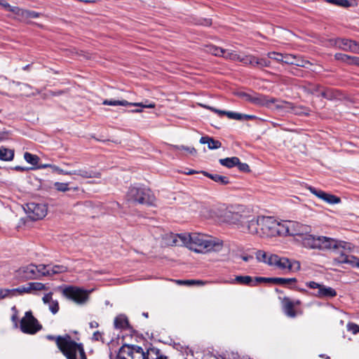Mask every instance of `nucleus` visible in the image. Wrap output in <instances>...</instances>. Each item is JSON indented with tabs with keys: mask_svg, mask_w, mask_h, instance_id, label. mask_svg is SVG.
Listing matches in <instances>:
<instances>
[{
	"mask_svg": "<svg viewBox=\"0 0 359 359\" xmlns=\"http://www.w3.org/2000/svg\"><path fill=\"white\" fill-rule=\"evenodd\" d=\"M173 244L187 245L191 250L198 253L219 252L222 249L223 242L208 235L192 233L185 236H171Z\"/></svg>",
	"mask_w": 359,
	"mask_h": 359,
	"instance_id": "1",
	"label": "nucleus"
},
{
	"mask_svg": "<svg viewBox=\"0 0 359 359\" xmlns=\"http://www.w3.org/2000/svg\"><path fill=\"white\" fill-rule=\"evenodd\" d=\"M213 216L219 222L236 224L240 229L248 218V211L242 205H219L212 210Z\"/></svg>",
	"mask_w": 359,
	"mask_h": 359,
	"instance_id": "2",
	"label": "nucleus"
},
{
	"mask_svg": "<svg viewBox=\"0 0 359 359\" xmlns=\"http://www.w3.org/2000/svg\"><path fill=\"white\" fill-rule=\"evenodd\" d=\"M302 243L305 248L310 249L332 250L339 254V256L341 253H345L344 251L351 250V243L326 236H314L311 234L306 235L303 238Z\"/></svg>",
	"mask_w": 359,
	"mask_h": 359,
	"instance_id": "3",
	"label": "nucleus"
},
{
	"mask_svg": "<svg viewBox=\"0 0 359 359\" xmlns=\"http://www.w3.org/2000/svg\"><path fill=\"white\" fill-rule=\"evenodd\" d=\"M126 196L129 201L147 205H153L156 200L151 189L143 187H130Z\"/></svg>",
	"mask_w": 359,
	"mask_h": 359,
	"instance_id": "4",
	"label": "nucleus"
},
{
	"mask_svg": "<svg viewBox=\"0 0 359 359\" xmlns=\"http://www.w3.org/2000/svg\"><path fill=\"white\" fill-rule=\"evenodd\" d=\"M58 289L62 295L78 305H83L87 302L90 292L75 285L60 286Z\"/></svg>",
	"mask_w": 359,
	"mask_h": 359,
	"instance_id": "5",
	"label": "nucleus"
},
{
	"mask_svg": "<svg viewBox=\"0 0 359 359\" xmlns=\"http://www.w3.org/2000/svg\"><path fill=\"white\" fill-rule=\"evenodd\" d=\"M150 348L144 352L141 346L124 344L119 348L116 359H150Z\"/></svg>",
	"mask_w": 359,
	"mask_h": 359,
	"instance_id": "6",
	"label": "nucleus"
},
{
	"mask_svg": "<svg viewBox=\"0 0 359 359\" xmlns=\"http://www.w3.org/2000/svg\"><path fill=\"white\" fill-rule=\"evenodd\" d=\"M46 339L50 341H55L58 349L66 358H72L70 351L76 346V341L72 339V337L65 334L63 336L47 335Z\"/></svg>",
	"mask_w": 359,
	"mask_h": 359,
	"instance_id": "7",
	"label": "nucleus"
},
{
	"mask_svg": "<svg viewBox=\"0 0 359 359\" xmlns=\"http://www.w3.org/2000/svg\"><path fill=\"white\" fill-rule=\"evenodd\" d=\"M236 95L243 100L257 106L269 107L271 103L276 101L275 98H269L268 96L253 91L251 93L240 91Z\"/></svg>",
	"mask_w": 359,
	"mask_h": 359,
	"instance_id": "8",
	"label": "nucleus"
},
{
	"mask_svg": "<svg viewBox=\"0 0 359 359\" xmlns=\"http://www.w3.org/2000/svg\"><path fill=\"white\" fill-rule=\"evenodd\" d=\"M41 328V325L33 316L32 311H27L20 320V330L24 333L34 334Z\"/></svg>",
	"mask_w": 359,
	"mask_h": 359,
	"instance_id": "9",
	"label": "nucleus"
},
{
	"mask_svg": "<svg viewBox=\"0 0 359 359\" xmlns=\"http://www.w3.org/2000/svg\"><path fill=\"white\" fill-rule=\"evenodd\" d=\"M306 286L311 289L316 290L313 295L320 299H331L337 296V291L323 284L318 283L315 281H310L306 283Z\"/></svg>",
	"mask_w": 359,
	"mask_h": 359,
	"instance_id": "10",
	"label": "nucleus"
},
{
	"mask_svg": "<svg viewBox=\"0 0 359 359\" xmlns=\"http://www.w3.org/2000/svg\"><path fill=\"white\" fill-rule=\"evenodd\" d=\"M24 209L28 217L33 221L41 219L47 214V206L43 203H28Z\"/></svg>",
	"mask_w": 359,
	"mask_h": 359,
	"instance_id": "11",
	"label": "nucleus"
},
{
	"mask_svg": "<svg viewBox=\"0 0 359 359\" xmlns=\"http://www.w3.org/2000/svg\"><path fill=\"white\" fill-rule=\"evenodd\" d=\"M276 220L272 217H260L261 236L273 237Z\"/></svg>",
	"mask_w": 359,
	"mask_h": 359,
	"instance_id": "12",
	"label": "nucleus"
},
{
	"mask_svg": "<svg viewBox=\"0 0 359 359\" xmlns=\"http://www.w3.org/2000/svg\"><path fill=\"white\" fill-rule=\"evenodd\" d=\"M260 217L261 216L253 217L250 219V216L248 215V218L246 219L245 222L243 223L240 229L243 232H247L261 236Z\"/></svg>",
	"mask_w": 359,
	"mask_h": 359,
	"instance_id": "13",
	"label": "nucleus"
},
{
	"mask_svg": "<svg viewBox=\"0 0 359 359\" xmlns=\"http://www.w3.org/2000/svg\"><path fill=\"white\" fill-rule=\"evenodd\" d=\"M104 105H109V106H136V107H147L148 109H153L155 107L156 104L154 102L143 103V102H129L127 100H104L102 102Z\"/></svg>",
	"mask_w": 359,
	"mask_h": 359,
	"instance_id": "14",
	"label": "nucleus"
},
{
	"mask_svg": "<svg viewBox=\"0 0 359 359\" xmlns=\"http://www.w3.org/2000/svg\"><path fill=\"white\" fill-rule=\"evenodd\" d=\"M290 236L306 235L311 232V227L297 222L290 221Z\"/></svg>",
	"mask_w": 359,
	"mask_h": 359,
	"instance_id": "15",
	"label": "nucleus"
},
{
	"mask_svg": "<svg viewBox=\"0 0 359 359\" xmlns=\"http://www.w3.org/2000/svg\"><path fill=\"white\" fill-rule=\"evenodd\" d=\"M35 264H29L25 266L20 267L16 271L18 277L22 280L36 279Z\"/></svg>",
	"mask_w": 359,
	"mask_h": 359,
	"instance_id": "16",
	"label": "nucleus"
},
{
	"mask_svg": "<svg viewBox=\"0 0 359 359\" xmlns=\"http://www.w3.org/2000/svg\"><path fill=\"white\" fill-rule=\"evenodd\" d=\"M283 311L284 313L289 318H294L302 312H299L294 309V302L292 301L289 297H284L282 301Z\"/></svg>",
	"mask_w": 359,
	"mask_h": 359,
	"instance_id": "17",
	"label": "nucleus"
},
{
	"mask_svg": "<svg viewBox=\"0 0 359 359\" xmlns=\"http://www.w3.org/2000/svg\"><path fill=\"white\" fill-rule=\"evenodd\" d=\"M334 262L337 264H348L352 267L359 268V258L355 256L341 253L339 256L334 259Z\"/></svg>",
	"mask_w": 359,
	"mask_h": 359,
	"instance_id": "18",
	"label": "nucleus"
},
{
	"mask_svg": "<svg viewBox=\"0 0 359 359\" xmlns=\"http://www.w3.org/2000/svg\"><path fill=\"white\" fill-rule=\"evenodd\" d=\"M336 46L345 51L358 52V43L355 41L346 39H338L335 42Z\"/></svg>",
	"mask_w": 359,
	"mask_h": 359,
	"instance_id": "19",
	"label": "nucleus"
},
{
	"mask_svg": "<svg viewBox=\"0 0 359 359\" xmlns=\"http://www.w3.org/2000/svg\"><path fill=\"white\" fill-rule=\"evenodd\" d=\"M45 304H48L49 310L53 314H56L59 311V303L57 300L53 299V292L46 294L42 298Z\"/></svg>",
	"mask_w": 359,
	"mask_h": 359,
	"instance_id": "20",
	"label": "nucleus"
},
{
	"mask_svg": "<svg viewBox=\"0 0 359 359\" xmlns=\"http://www.w3.org/2000/svg\"><path fill=\"white\" fill-rule=\"evenodd\" d=\"M320 96L329 100H340L342 93L335 88H325L320 92Z\"/></svg>",
	"mask_w": 359,
	"mask_h": 359,
	"instance_id": "21",
	"label": "nucleus"
},
{
	"mask_svg": "<svg viewBox=\"0 0 359 359\" xmlns=\"http://www.w3.org/2000/svg\"><path fill=\"white\" fill-rule=\"evenodd\" d=\"M114 325L116 329L132 330L127 316L123 314H120L115 318Z\"/></svg>",
	"mask_w": 359,
	"mask_h": 359,
	"instance_id": "22",
	"label": "nucleus"
},
{
	"mask_svg": "<svg viewBox=\"0 0 359 359\" xmlns=\"http://www.w3.org/2000/svg\"><path fill=\"white\" fill-rule=\"evenodd\" d=\"M76 346L72 348L70 351L72 358H66L67 359H87L86 352L84 351L83 345L81 343H76Z\"/></svg>",
	"mask_w": 359,
	"mask_h": 359,
	"instance_id": "23",
	"label": "nucleus"
},
{
	"mask_svg": "<svg viewBox=\"0 0 359 359\" xmlns=\"http://www.w3.org/2000/svg\"><path fill=\"white\" fill-rule=\"evenodd\" d=\"M72 175H79L83 178H100L101 173L100 172L93 171L88 169H80L71 171Z\"/></svg>",
	"mask_w": 359,
	"mask_h": 359,
	"instance_id": "24",
	"label": "nucleus"
},
{
	"mask_svg": "<svg viewBox=\"0 0 359 359\" xmlns=\"http://www.w3.org/2000/svg\"><path fill=\"white\" fill-rule=\"evenodd\" d=\"M229 283L230 284H239L251 287L255 286L253 278L250 276H236L234 279Z\"/></svg>",
	"mask_w": 359,
	"mask_h": 359,
	"instance_id": "25",
	"label": "nucleus"
},
{
	"mask_svg": "<svg viewBox=\"0 0 359 359\" xmlns=\"http://www.w3.org/2000/svg\"><path fill=\"white\" fill-rule=\"evenodd\" d=\"M39 15L40 14L37 12L25 10L20 8L18 15L15 16V18L19 20L24 21L28 19L37 18L39 17Z\"/></svg>",
	"mask_w": 359,
	"mask_h": 359,
	"instance_id": "26",
	"label": "nucleus"
},
{
	"mask_svg": "<svg viewBox=\"0 0 359 359\" xmlns=\"http://www.w3.org/2000/svg\"><path fill=\"white\" fill-rule=\"evenodd\" d=\"M334 58L346 62L348 65H355L359 67V57L351 56L343 53H336Z\"/></svg>",
	"mask_w": 359,
	"mask_h": 359,
	"instance_id": "27",
	"label": "nucleus"
},
{
	"mask_svg": "<svg viewBox=\"0 0 359 359\" xmlns=\"http://www.w3.org/2000/svg\"><path fill=\"white\" fill-rule=\"evenodd\" d=\"M290 236V221L286 223H280L276 220L274 236Z\"/></svg>",
	"mask_w": 359,
	"mask_h": 359,
	"instance_id": "28",
	"label": "nucleus"
},
{
	"mask_svg": "<svg viewBox=\"0 0 359 359\" xmlns=\"http://www.w3.org/2000/svg\"><path fill=\"white\" fill-rule=\"evenodd\" d=\"M201 172L203 174L204 176L211 179L214 182L222 184V185H226L229 184V179L226 176L220 175L218 174H211L206 171H201Z\"/></svg>",
	"mask_w": 359,
	"mask_h": 359,
	"instance_id": "29",
	"label": "nucleus"
},
{
	"mask_svg": "<svg viewBox=\"0 0 359 359\" xmlns=\"http://www.w3.org/2000/svg\"><path fill=\"white\" fill-rule=\"evenodd\" d=\"M201 144H207L210 149H216L222 147V143L219 140H216L209 136H204L200 139Z\"/></svg>",
	"mask_w": 359,
	"mask_h": 359,
	"instance_id": "30",
	"label": "nucleus"
},
{
	"mask_svg": "<svg viewBox=\"0 0 359 359\" xmlns=\"http://www.w3.org/2000/svg\"><path fill=\"white\" fill-rule=\"evenodd\" d=\"M226 116L230 118V119H234V120H253L256 118V116L254 115H248V114H244L241 113H237L234 111H227V113H226Z\"/></svg>",
	"mask_w": 359,
	"mask_h": 359,
	"instance_id": "31",
	"label": "nucleus"
},
{
	"mask_svg": "<svg viewBox=\"0 0 359 359\" xmlns=\"http://www.w3.org/2000/svg\"><path fill=\"white\" fill-rule=\"evenodd\" d=\"M36 269L34 270L36 273V279L40 278L41 276H50L49 271V264H39L35 265Z\"/></svg>",
	"mask_w": 359,
	"mask_h": 359,
	"instance_id": "32",
	"label": "nucleus"
},
{
	"mask_svg": "<svg viewBox=\"0 0 359 359\" xmlns=\"http://www.w3.org/2000/svg\"><path fill=\"white\" fill-rule=\"evenodd\" d=\"M14 151L5 148L4 147H0V160L4 161H10L13 159Z\"/></svg>",
	"mask_w": 359,
	"mask_h": 359,
	"instance_id": "33",
	"label": "nucleus"
},
{
	"mask_svg": "<svg viewBox=\"0 0 359 359\" xmlns=\"http://www.w3.org/2000/svg\"><path fill=\"white\" fill-rule=\"evenodd\" d=\"M219 162L222 165L231 168L236 166V164L239 163V158L236 156L221 158L219 160Z\"/></svg>",
	"mask_w": 359,
	"mask_h": 359,
	"instance_id": "34",
	"label": "nucleus"
},
{
	"mask_svg": "<svg viewBox=\"0 0 359 359\" xmlns=\"http://www.w3.org/2000/svg\"><path fill=\"white\" fill-rule=\"evenodd\" d=\"M50 276L68 271V267L63 264H49Z\"/></svg>",
	"mask_w": 359,
	"mask_h": 359,
	"instance_id": "35",
	"label": "nucleus"
},
{
	"mask_svg": "<svg viewBox=\"0 0 359 359\" xmlns=\"http://www.w3.org/2000/svg\"><path fill=\"white\" fill-rule=\"evenodd\" d=\"M207 52L215 55V56H223L226 53V49H223L220 47H217L213 45L207 46Z\"/></svg>",
	"mask_w": 359,
	"mask_h": 359,
	"instance_id": "36",
	"label": "nucleus"
},
{
	"mask_svg": "<svg viewBox=\"0 0 359 359\" xmlns=\"http://www.w3.org/2000/svg\"><path fill=\"white\" fill-rule=\"evenodd\" d=\"M296 282L297 279L295 278H273V284L276 285H286Z\"/></svg>",
	"mask_w": 359,
	"mask_h": 359,
	"instance_id": "37",
	"label": "nucleus"
},
{
	"mask_svg": "<svg viewBox=\"0 0 359 359\" xmlns=\"http://www.w3.org/2000/svg\"><path fill=\"white\" fill-rule=\"evenodd\" d=\"M31 292H32L31 288H29V285L28 283L27 286L23 285V286H20L17 288H14V289H11V290L10 289V297L15 296L17 292L20 294H22L24 293H30Z\"/></svg>",
	"mask_w": 359,
	"mask_h": 359,
	"instance_id": "38",
	"label": "nucleus"
},
{
	"mask_svg": "<svg viewBox=\"0 0 359 359\" xmlns=\"http://www.w3.org/2000/svg\"><path fill=\"white\" fill-rule=\"evenodd\" d=\"M24 158L28 163L34 166L37 165L39 161V157L38 156L30 154L29 152L25 153Z\"/></svg>",
	"mask_w": 359,
	"mask_h": 359,
	"instance_id": "39",
	"label": "nucleus"
},
{
	"mask_svg": "<svg viewBox=\"0 0 359 359\" xmlns=\"http://www.w3.org/2000/svg\"><path fill=\"white\" fill-rule=\"evenodd\" d=\"M321 199L330 204H337L341 201L340 198L326 192H325V195L322 197Z\"/></svg>",
	"mask_w": 359,
	"mask_h": 359,
	"instance_id": "40",
	"label": "nucleus"
},
{
	"mask_svg": "<svg viewBox=\"0 0 359 359\" xmlns=\"http://www.w3.org/2000/svg\"><path fill=\"white\" fill-rule=\"evenodd\" d=\"M270 65H271V62L269 60H268L266 58H264V57L259 58V57H256L254 67H259V68L268 67H270Z\"/></svg>",
	"mask_w": 359,
	"mask_h": 359,
	"instance_id": "41",
	"label": "nucleus"
},
{
	"mask_svg": "<svg viewBox=\"0 0 359 359\" xmlns=\"http://www.w3.org/2000/svg\"><path fill=\"white\" fill-rule=\"evenodd\" d=\"M172 149L175 151H185L191 155L196 154V150L194 147H189L184 145H172Z\"/></svg>",
	"mask_w": 359,
	"mask_h": 359,
	"instance_id": "42",
	"label": "nucleus"
},
{
	"mask_svg": "<svg viewBox=\"0 0 359 359\" xmlns=\"http://www.w3.org/2000/svg\"><path fill=\"white\" fill-rule=\"evenodd\" d=\"M256 57L254 55H245L240 57L239 62H241L244 65H250L254 67Z\"/></svg>",
	"mask_w": 359,
	"mask_h": 359,
	"instance_id": "43",
	"label": "nucleus"
},
{
	"mask_svg": "<svg viewBox=\"0 0 359 359\" xmlns=\"http://www.w3.org/2000/svg\"><path fill=\"white\" fill-rule=\"evenodd\" d=\"M326 2L332 4L336 6H341L344 8H348L351 4L348 0H324Z\"/></svg>",
	"mask_w": 359,
	"mask_h": 359,
	"instance_id": "44",
	"label": "nucleus"
},
{
	"mask_svg": "<svg viewBox=\"0 0 359 359\" xmlns=\"http://www.w3.org/2000/svg\"><path fill=\"white\" fill-rule=\"evenodd\" d=\"M276 266L282 269H290L292 268L290 260L288 259L284 258V257H283V258L279 257V260H278V264Z\"/></svg>",
	"mask_w": 359,
	"mask_h": 359,
	"instance_id": "45",
	"label": "nucleus"
},
{
	"mask_svg": "<svg viewBox=\"0 0 359 359\" xmlns=\"http://www.w3.org/2000/svg\"><path fill=\"white\" fill-rule=\"evenodd\" d=\"M54 187L57 191L61 192H66L70 189L69 187V183H63L58 182L54 183Z\"/></svg>",
	"mask_w": 359,
	"mask_h": 359,
	"instance_id": "46",
	"label": "nucleus"
},
{
	"mask_svg": "<svg viewBox=\"0 0 359 359\" xmlns=\"http://www.w3.org/2000/svg\"><path fill=\"white\" fill-rule=\"evenodd\" d=\"M222 57L226 59H229L234 61H239L241 55L237 54L234 51H230L229 50H226V53L224 54Z\"/></svg>",
	"mask_w": 359,
	"mask_h": 359,
	"instance_id": "47",
	"label": "nucleus"
},
{
	"mask_svg": "<svg viewBox=\"0 0 359 359\" xmlns=\"http://www.w3.org/2000/svg\"><path fill=\"white\" fill-rule=\"evenodd\" d=\"M29 288L31 291H40L46 290V285L42 283H29Z\"/></svg>",
	"mask_w": 359,
	"mask_h": 359,
	"instance_id": "48",
	"label": "nucleus"
},
{
	"mask_svg": "<svg viewBox=\"0 0 359 359\" xmlns=\"http://www.w3.org/2000/svg\"><path fill=\"white\" fill-rule=\"evenodd\" d=\"M267 55H268L269 58L283 63L284 54L276 53V52H271V53H269L267 54Z\"/></svg>",
	"mask_w": 359,
	"mask_h": 359,
	"instance_id": "49",
	"label": "nucleus"
},
{
	"mask_svg": "<svg viewBox=\"0 0 359 359\" xmlns=\"http://www.w3.org/2000/svg\"><path fill=\"white\" fill-rule=\"evenodd\" d=\"M150 351H151V355L154 354L156 356L155 358H152V359H168V357L162 355L161 353L160 349H158L157 348H155V347L150 348Z\"/></svg>",
	"mask_w": 359,
	"mask_h": 359,
	"instance_id": "50",
	"label": "nucleus"
},
{
	"mask_svg": "<svg viewBox=\"0 0 359 359\" xmlns=\"http://www.w3.org/2000/svg\"><path fill=\"white\" fill-rule=\"evenodd\" d=\"M268 255L263 250H258L256 252V258L259 262H262L264 263L266 262V260L268 259Z\"/></svg>",
	"mask_w": 359,
	"mask_h": 359,
	"instance_id": "51",
	"label": "nucleus"
},
{
	"mask_svg": "<svg viewBox=\"0 0 359 359\" xmlns=\"http://www.w3.org/2000/svg\"><path fill=\"white\" fill-rule=\"evenodd\" d=\"M296 55L292 54H284L283 63L287 65H293Z\"/></svg>",
	"mask_w": 359,
	"mask_h": 359,
	"instance_id": "52",
	"label": "nucleus"
},
{
	"mask_svg": "<svg viewBox=\"0 0 359 359\" xmlns=\"http://www.w3.org/2000/svg\"><path fill=\"white\" fill-rule=\"evenodd\" d=\"M255 285L257 283H273V278L255 277L254 280Z\"/></svg>",
	"mask_w": 359,
	"mask_h": 359,
	"instance_id": "53",
	"label": "nucleus"
},
{
	"mask_svg": "<svg viewBox=\"0 0 359 359\" xmlns=\"http://www.w3.org/2000/svg\"><path fill=\"white\" fill-rule=\"evenodd\" d=\"M279 260V257L276 255H270L268 257L266 264L271 266H276Z\"/></svg>",
	"mask_w": 359,
	"mask_h": 359,
	"instance_id": "54",
	"label": "nucleus"
},
{
	"mask_svg": "<svg viewBox=\"0 0 359 359\" xmlns=\"http://www.w3.org/2000/svg\"><path fill=\"white\" fill-rule=\"evenodd\" d=\"M347 330L353 334H356L359 332V325L353 323H348L347 324Z\"/></svg>",
	"mask_w": 359,
	"mask_h": 359,
	"instance_id": "55",
	"label": "nucleus"
},
{
	"mask_svg": "<svg viewBox=\"0 0 359 359\" xmlns=\"http://www.w3.org/2000/svg\"><path fill=\"white\" fill-rule=\"evenodd\" d=\"M307 64H310V62L308 60H303V59L296 56V57L294 59V63H293L292 65L305 67Z\"/></svg>",
	"mask_w": 359,
	"mask_h": 359,
	"instance_id": "56",
	"label": "nucleus"
},
{
	"mask_svg": "<svg viewBox=\"0 0 359 359\" xmlns=\"http://www.w3.org/2000/svg\"><path fill=\"white\" fill-rule=\"evenodd\" d=\"M308 189L313 194H314L320 199L325 195V191L316 189L315 187L310 186Z\"/></svg>",
	"mask_w": 359,
	"mask_h": 359,
	"instance_id": "57",
	"label": "nucleus"
},
{
	"mask_svg": "<svg viewBox=\"0 0 359 359\" xmlns=\"http://www.w3.org/2000/svg\"><path fill=\"white\" fill-rule=\"evenodd\" d=\"M51 169L54 172H57L58 174H60V175H72L71 171L64 170L61 169L60 168H59L58 166H57L55 165H53V166H51Z\"/></svg>",
	"mask_w": 359,
	"mask_h": 359,
	"instance_id": "58",
	"label": "nucleus"
},
{
	"mask_svg": "<svg viewBox=\"0 0 359 359\" xmlns=\"http://www.w3.org/2000/svg\"><path fill=\"white\" fill-rule=\"evenodd\" d=\"M236 166L240 171L244 172H248L250 171L249 165L245 163H241L240 161L239 163L236 164Z\"/></svg>",
	"mask_w": 359,
	"mask_h": 359,
	"instance_id": "59",
	"label": "nucleus"
},
{
	"mask_svg": "<svg viewBox=\"0 0 359 359\" xmlns=\"http://www.w3.org/2000/svg\"><path fill=\"white\" fill-rule=\"evenodd\" d=\"M310 88L309 90L312 94L314 93H319L318 95H320V92L323 90H321L322 87L320 85H316V84H310Z\"/></svg>",
	"mask_w": 359,
	"mask_h": 359,
	"instance_id": "60",
	"label": "nucleus"
},
{
	"mask_svg": "<svg viewBox=\"0 0 359 359\" xmlns=\"http://www.w3.org/2000/svg\"><path fill=\"white\" fill-rule=\"evenodd\" d=\"M10 297V289L0 288V299Z\"/></svg>",
	"mask_w": 359,
	"mask_h": 359,
	"instance_id": "61",
	"label": "nucleus"
},
{
	"mask_svg": "<svg viewBox=\"0 0 359 359\" xmlns=\"http://www.w3.org/2000/svg\"><path fill=\"white\" fill-rule=\"evenodd\" d=\"M171 236H185V235L184 234H174V233H170V234L166 235V236H165L166 244L170 245H177L176 244H173L171 243L172 241V238H171Z\"/></svg>",
	"mask_w": 359,
	"mask_h": 359,
	"instance_id": "62",
	"label": "nucleus"
},
{
	"mask_svg": "<svg viewBox=\"0 0 359 359\" xmlns=\"http://www.w3.org/2000/svg\"><path fill=\"white\" fill-rule=\"evenodd\" d=\"M177 283L180 285H194L196 280H178Z\"/></svg>",
	"mask_w": 359,
	"mask_h": 359,
	"instance_id": "63",
	"label": "nucleus"
},
{
	"mask_svg": "<svg viewBox=\"0 0 359 359\" xmlns=\"http://www.w3.org/2000/svg\"><path fill=\"white\" fill-rule=\"evenodd\" d=\"M205 108L210 109V111L220 115V116H222V115H225L226 116V113H227V111H224V110H220V109H215L214 107H205Z\"/></svg>",
	"mask_w": 359,
	"mask_h": 359,
	"instance_id": "64",
	"label": "nucleus"
}]
</instances>
